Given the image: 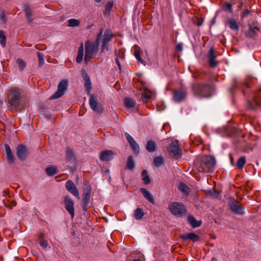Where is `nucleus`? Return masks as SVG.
Segmentation results:
<instances>
[{"instance_id": "58", "label": "nucleus", "mask_w": 261, "mask_h": 261, "mask_svg": "<svg viewBox=\"0 0 261 261\" xmlns=\"http://www.w3.org/2000/svg\"><path fill=\"white\" fill-rule=\"evenodd\" d=\"M39 237L40 239H41L44 238V233H43V232L40 233L39 236Z\"/></svg>"}, {"instance_id": "15", "label": "nucleus", "mask_w": 261, "mask_h": 261, "mask_svg": "<svg viewBox=\"0 0 261 261\" xmlns=\"http://www.w3.org/2000/svg\"><path fill=\"white\" fill-rule=\"evenodd\" d=\"M81 74L83 77V79L85 82L84 86L86 88V91L88 94H91V91L92 89L91 87V82L90 80V76L86 73L85 70L83 69L81 71Z\"/></svg>"}, {"instance_id": "35", "label": "nucleus", "mask_w": 261, "mask_h": 261, "mask_svg": "<svg viewBox=\"0 0 261 261\" xmlns=\"http://www.w3.org/2000/svg\"><path fill=\"white\" fill-rule=\"evenodd\" d=\"M153 164L155 166L159 167L164 165V159L162 156H158L153 160Z\"/></svg>"}, {"instance_id": "22", "label": "nucleus", "mask_w": 261, "mask_h": 261, "mask_svg": "<svg viewBox=\"0 0 261 261\" xmlns=\"http://www.w3.org/2000/svg\"><path fill=\"white\" fill-rule=\"evenodd\" d=\"M140 191L143 194L144 197L150 203H154V199L152 195L146 189L144 188H141Z\"/></svg>"}, {"instance_id": "27", "label": "nucleus", "mask_w": 261, "mask_h": 261, "mask_svg": "<svg viewBox=\"0 0 261 261\" xmlns=\"http://www.w3.org/2000/svg\"><path fill=\"white\" fill-rule=\"evenodd\" d=\"M178 190L185 196H188L190 193V188L185 184L181 182L178 186Z\"/></svg>"}, {"instance_id": "13", "label": "nucleus", "mask_w": 261, "mask_h": 261, "mask_svg": "<svg viewBox=\"0 0 261 261\" xmlns=\"http://www.w3.org/2000/svg\"><path fill=\"white\" fill-rule=\"evenodd\" d=\"M249 30L245 33V36L251 38L256 35L259 31V24L257 22H252L249 24Z\"/></svg>"}, {"instance_id": "24", "label": "nucleus", "mask_w": 261, "mask_h": 261, "mask_svg": "<svg viewBox=\"0 0 261 261\" xmlns=\"http://www.w3.org/2000/svg\"><path fill=\"white\" fill-rule=\"evenodd\" d=\"M227 21L230 29L236 31H239V25L234 19L228 18Z\"/></svg>"}, {"instance_id": "8", "label": "nucleus", "mask_w": 261, "mask_h": 261, "mask_svg": "<svg viewBox=\"0 0 261 261\" xmlns=\"http://www.w3.org/2000/svg\"><path fill=\"white\" fill-rule=\"evenodd\" d=\"M91 188L88 184H84L83 194V209L85 211L88 210V206L91 197Z\"/></svg>"}, {"instance_id": "21", "label": "nucleus", "mask_w": 261, "mask_h": 261, "mask_svg": "<svg viewBox=\"0 0 261 261\" xmlns=\"http://www.w3.org/2000/svg\"><path fill=\"white\" fill-rule=\"evenodd\" d=\"M5 149L6 152V159L9 164H12L14 162V155L11 150L10 146L8 144L5 145Z\"/></svg>"}, {"instance_id": "19", "label": "nucleus", "mask_w": 261, "mask_h": 261, "mask_svg": "<svg viewBox=\"0 0 261 261\" xmlns=\"http://www.w3.org/2000/svg\"><path fill=\"white\" fill-rule=\"evenodd\" d=\"M23 10L24 12L25 17L27 21L29 23L32 22L33 20V19L32 17L33 13L30 9V6L27 4H24L23 7Z\"/></svg>"}, {"instance_id": "49", "label": "nucleus", "mask_w": 261, "mask_h": 261, "mask_svg": "<svg viewBox=\"0 0 261 261\" xmlns=\"http://www.w3.org/2000/svg\"><path fill=\"white\" fill-rule=\"evenodd\" d=\"M125 135L129 144L135 141L133 138L128 133H125Z\"/></svg>"}, {"instance_id": "61", "label": "nucleus", "mask_w": 261, "mask_h": 261, "mask_svg": "<svg viewBox=\"0 0 261 261\" xmlns=\"http://www.w3.org/2000/svg\"><path fill=\"white\" fill-rule=\"evenodd\" d=\"M96 2L97 3H99L102 0H95Z\"/></svg>"}, {"instance_id": "14", "label": "nucleus", "mask_w": 261, "mask_h": 261, "mask_svg": "<svg viewBox=\"0 0 261 261\" xmlns=\"http://www.w3.org/2000/svg\"><path fill=\"white\" fill-rule=\"evenodd\" d=\"M65 207L66 210L70 214L71 218L74 217V202L71 198L68 196L64 198Z\"/></svg>"}, {"instance_id": "62", "label": "nucleus", "mask_w": 261, "mask_h": 261, "mask_svg": "<svg viewBox=\"0 0 261 261\" xmlns=\"http://www.w3.org/2000/svg\"><path fill=\"white\" fill-rule=\"evenodd\" d=\"M133 261H141V260L140 259H135Z\"/></svg>"}, {"instance_id": "12", "label": "nucleus", "mask_w": 261, "mask_h": 261, "mask_svg": "<svg viewBox=\"0 0 261 261\" xmlns=\"http://www.w3.org/2000/svg\"><path fill=\"white\" fill-rule=\"evenodd\" d=\"M169 151L172 155L176 158H180L181 157V151L179 149L177 141H175L170 144L169 147Z\"/></svg>"}, {"instance_id": "4", "label": "nucleus", "mask_w": 261, "mask_h": 261, "mask_svg": "<svg viewBox=\"0 0 261 261\" xmlns=\"http://www.w3.org/2000/svg\"><path fill=\"white\" fill-rule=\"evenodd\" d=\"M169 208L171 213L177 217H180L186 213V207L181 202H172L169 205Z\"/></svg>"}, {"instance_id": "50", "label": "nucleus", "mask_w": 261, "mask_h": 261, "mask_svg": "<svg viewBox=\"0 0 261 261\" xmlns=\"http://www.w3.org/2000/svg\"><path fill=\"white\" fill-rule=\"evenodd\" d=\"M115 55L116 56V58H115V62L118 66V67L119 68V69L120 70H121V64H120V63L119 61V59H118V56H117V51L115 50Z\"/></svg>"}, {"instance_id": "39", "label": "nucleus", "mask_w": 261, "mask_h": 261, "mask_svg": "<svg viewBox=\"0 0 261 261\" xmlns=\"http://www.w3.org/2000/svg\"><path fill=\"white\" fill-rule=\"evenodd\" d=\"M74 158V154L72 149L68 147L66 149V159L68 161H71Z\"/></svg>"}, {"instance_id": "16", "label": "nucleus", "mask_w": 261, "mask_h": 261, "mask_svg": "<svg viewBox=\"0 0 261 261\" xmlns=\"http://www.w3.org/2000/svg\"><path fill=\"white\" fill-rule=\"evenodd\" d=\"M66 188L67 191L76 197L77 199H80L79 190L73 181L68 180L66 183Z\"/></svg>"}, {"instance_id": "48", "label": "nucleus", "mask_w": 261, "mask_h": 261, "mask_svg": "<svg viewBox=\"0 0 261 261\" xmlns=\"http://www.w3.org/2000/svg\"><path fill=\"white\" fill-rule=\"evenodd\" d=\"M109 50V47L108 43H105L104 42H102L101 52L107 51Z\"/></svg>"}, {"instance_id": "41", "label": "nucleus", "mask_w": 261, "mask_h": 261, "mask_svg": "<svg viewBox=\"0 0 261 261\" xmlns=\"http://www.w3.org/2000/svg\"><path fill=\"white\" fill-rule=\"evenodd\" d=\"M68 25L70 27H77L80 25V22L76 19H70L68 20Z\"/></svg>"}, {"instance_id": "23", "label": "nucleus", "mask_w": 261, "mask_h": 261, "mask_svg": "<svg viewBox=\"0 0 261 261\" xmlns=\"http://www.w3.org/2000/svg\"><path fill=\"white\" fill-rule=\"evenodd\" d=\"M188 220L193 228L198 227L201 224V221H197L193 216H189L188 218Z\"/></svg>"}, {"instance_id": "25", "label": "nucleus", "mask_w": 261, "mask_h": 261, "mask_svg": "<svg viewBox=\"0 0 261 261\" xmlns=\"http://www.w3.org/2000/svg\"><path fill=\"white\" fill-rule=\"evenodd\" d=\"M157 148L156 144L155 142L150 140L147 142L146 146V149L150 152H154L156 150Z\"/></svg>"}, {"instance_id": "53", "label": "nucleus", "mask_w": 261, "mask_h": 261, "mask_svg": "<svg viewBox=\"0 0 261 261\" xmlns=\"http://www.w3.org/2000/svg\"><path fill=\"white\" fill-rule=\"evenodd\" d=\"M249 13H250V11L249 10H248V9L245 10L243 12V13L241 15L242 18H244L248 16V15L249 14Z\"/></svg>"}, {"instance_id": "43", "label": "nucleus", "mask_w": 261, "mask_h": 261, "mask_svg": "<svg viewBox=\"0 0 261 261\" xmlns=\"http://www.w3.org/2000/svg\"><path fill=\"white\" fill-rule=\"evenodd\" d=\"M135 153H139L140 147L136 141L129 144Z\"/></svg>"}, {"instance_id": "51", "label": "nucleus", "mask_w": 261, "mask_h": 261, "mask_svg": "<svg viewBox=\"0 0 261 261\" xmlns=\"http://www.w3.org/2000/svg\"><path fill=\"white\" fill-rule=\"evenodd\" d=\"M40 245L44 248H46L48 246V242L46 240H42L40 242Z\"/></svg>"}, {"instance_id": "28", "label": "nucleus", "mask_w": 261, "mask_h": 261, "mask_svg": "<svg viewBox=\"0 0 261 261\" xmlns=\"http://www.w3.org/2000/svg\"><path fill=\"white\" fill-rule=\"evenodd\" d=\"M113 36V35L112 34L110 31L106 30L105 32L102 42H104L105 43H108L112 39Z\"/></svg>"}, {"instance_id": "11", "label": "nucleus", "mask_w": 261, "mask_h": 261, "mask_svg": "<svg viewBox=\"0 0 261 261\" xmlns=\"http://www.w3.org/2000/svg\"><path fill=\"white\" fill-rule=\"evenodd\" d=\"M16 154L20 161L24 162L29 155V152L25 145L19 144L16 147Z\"/></svg>"}, {"instance_id": "56", "label": "nucleus", "mask_w": 261, "mask_h": 261, "mask_svg": "<svg viewBox=\"0 0 261 261\" xmlns=\"http://www.w3.org/2000/svg\"><path fill=\"white\" fill-rule=\"evenodd\" d=\"M0 43L3 47H4L6 45V38L4 39H1V40H0Z\"/></svg>"}, {"instance_id": "64", "label": "nucleus", "mask_w": 261, "mask_h": 261, "mask_svg": "<svg viewBox=\"0 0 261 261\" xmlns=\"http://www.w3.org/2000/svg\"><path fill=\"white\" fill-rule=\"evenodd\" d=\"M234 82L235 83L237 82V81H236V79H234Z\"/></svg>"}, {"instance_id": "29", "label": "nucleus", "mask_w": 261, "mask_h": 261, "mask_svg": "<svg viewBox=\"0 0 261 261\" xmlns=\"http://www.w3.org/2000/svg\"><path fill=\"white\" fill-rule=\"evenodd\" d=\"M45 171L47 174L49 176L54 175L58 173V169L57 167L53 166L47 167Z\"/></svg>"}, {"instance_id": "34", "label": "nucleus", "mask_w": 261, "mask_h": 261, "mask_svg": "<svg viewBox=\"0 0 261 261\" xmlns=\"http://www.w3.org/2000/svg\"><path fill=\"white\" fill-rule=\"evenodd\" d=\"M141 175L142 177V180L144 184L146 185L149 184L150 182V180L149 176L148 175L147 171L145 170H143L141 173Z\"/></svg>"}, {"instance_id": "47", "label": "nucleus", "mask_w": 261, "mask_h": 261, "mask_svg": "<svg viewBox=\"0 0 261 261\" xmlns=\"http://www.w3.org/2000/svg\"><path fill=\"white\" fill-rule=\"evenodd\" d=\"M206 195L212 196L214 198H217L218 194L216 191H208L206 192Z\"/></svg>"}, {"instance_id": "32", "label": "nucleus", "mask_w": 261, "mask_h": 261, "mask_svg": "<svg viewBox=\"0 0 261 261\" xmlns=\"http://www.w3.org/2000/svg\"><path fill=\"white\" fill-rule=\"evenodd\" d=\"M138 48H139V46L138 45H135L134 46V49H135L134 55H135L136 59L139 62H140V63L143 64L144 65H146L145 62L141 58L140 54L138 50Z\"/></svg>"}, {"instance_id": "60", "label": "nucleus", "mask_w": 261, "mask_h": 261, "mask_svg": "<svg viewBox=\"0 0 261 261\" xmlns=\"http://www.w3.org/2000/svg\"><path fill=\"white\" fill-rule=\"evenodd\" d=\"M211 261H217V260L215 258H212Z\"/></svg>"}, {"instance_id": "38", "label": "nucleus", "mask_w": 261, "mask_h": 261, "mask_svg": "<svg viewBox=\"0 0 261 261\" xmlns=\"http://www.w3.org/2000/svg\"><path fill=\"white\" fill-rule=\"evenodd\" d=\"M134 166L135 164L133 158L132 156H129L126 163V167L129 170H132L134 169Z\"/></svg>"}, {"instance_id": "10", "label": "nucleus", "mask_w": 261, "mask_h": 261, "mask_svg": "<svg viewBox=\"0 0 261 261\" xmlns=\"http://www.w3.org/2000/svg\"><path fill=\"white\" fill-rule=\"evenodd\" d=\"M88 95L90 96L89 103L91 109L96 113H102L104 109L101 106L98 105V99L97 97L92 94Z\"/></svg>"}, {"instance_id": "55", "label": "nucleus", "mask_w": 261, "mask_h": 261, "mask_svg": "<svg viewBox=\"0 0 261 261\" xmlns=\"http://www.w3.org/2000/svg\"><path fill=\"white\" fill-rule=\"evenodd\" d=\"M229 159H230V164L231 165H234V160H233V157H232V155L231 153H230L229 154Z\"/></svg>"}, {"instance_id": "57", "label": "nucleus", "mask_w": 261, "mask_h": 261, "mask_svg": "<svg viewBox=\"0 0 261 261\" xmlns=\"http://www.w3.org/2000/svg\"><path fill=\"white\" fill-rule=\"evenodd\" d=\"M6 36L4 34V33L3 31H0V39L5 38Z\"/></svg>"}, {"instance_id": "33", "label": "nucleus", "mask_w": 261, "mask_h": 261, "mask_svg": "<svg viewBox=\"0 0 261 261\" xmlns=\"http://www.w3.org/2000/svg\"><path fill=\"white\" fill-rule=\"evenodd\" d=\"M124 105L127 108H132L135 107V101L130 98H125L124 99Z\"/></svg>"}, {"instance_id": "36", "label": "nucleus", "mask_w": 261, "mask_h": 261, "mask_svg": "<svg viewBox=\"0 0 261 261\" xmlns=\"http://www.w3.org/2000/svg\"><path fill=\"white\" fill-rule=\"evenodd\" d=\"M246 163V157L245 156H242L239 158L237 163V166L242 169L243 168L244 165Z\"/></svg>"}, {"instance_id": "30", "label": "nucleus", "mask_w": 261, "mask_h": 261, "mask_svg": "<svg viewBox=\"0 0 261 261\" xmlns=\"http://www.w3.org/2000/svg\"><path fill=\"white\" fill-rule=\"evenodd\" d=\"M144 216V213L141 208H138L134 211V217L136 220H140Z\"/></svg>"}, {"instance_id": "52", "label": "nucleus", "mask_w": 261, "mask_h": 261, "mask_svg": "<svg viewBox=\"0 0 261 261\" xmlns=\"http://www.w3.org/2000/svg\"><path fill=\"white\" fill-rule=\"evenodd\" d=\"M0 19L3 21L4 23H6L7 21L5 13L4 11L1 12L0 14Z\"/></svg>"}, {"instance_id": "7", "label": "nucleus", "mask_w": 261, "mask_h": 261, "mask_svg": "<svg viewBox=\"0 0 261 261\" xmlns=\"http://www.w3.org/2000/svg\"><path fill=\"white\" fill-rule=\"evenodd\" d=\"M188 92L185 88H179L173 92L172 100L175 103H180L186 100Z\"/></svg>"}, {"instance_id": "20", "label": "nucleus", "mask_w": 261, "mask_h": 261, "mask_svg": "<svg viewBox=\"0 0 261 261\" xmlns=\"http://www.w3.org/2000/svg\"><path fill=\"white\" fill-rule=\"evenodd\" d=\"M182 240H190L193 242H197L199 240V236L194 232L183 234L181 236Z\"/></svg>"}, {"instance_id": "59", "label": "nucleus", "mask_w": 261, "mask_h": 261, "mask_svg": "<svg viewBox=\"0 0 261 261\" xmlns=\"http://www.w3.org/2000/svg\"><path fill=\"white\" fill-rule=\"evenodd\" d=\"M202 21H201V20H198V21L197 22V24L198 25V26H200L202 25Z\"/></svg>"}, {"instance_id": "1", "label": "nucleus", "mask_w": 261, "mask_h": 261, "mask_svg": "<svg viewBox=\"0 0 261 261\" xmlns=\"http://www.w3.org/2000/svg\"><path fill=\"white\" fill-rule=\"evenodd\" d=\"M194 94L201 98H208L213 95V87L208 84H196L193 85Z\"/></svg>"}, {"instance_id": "37", "label": "nucleus", "mask_w": 261, "mask_h": 261, "mask_svg": "<svg viewBox=\"0 0 261 261\" xmlns=\"http://www.w3.org/2000/svg\"><path fill=\"white\" fill-rule=\"evenodd\" d=\"M259 105V100L256 97H254V100L253 101H249L248 102V107L250 109H255L256 107Z\"/></svg>"}, {"instance_id": "17", "label": "nucleus", "mask_w": 261, "mask_h": 261, "mask_svg": "<svg viewBox=\"0 0 261 261\" xmlns=\"http://www.w3.org/2000/svg\"><path fill=\"white\" fill-rule=\"evenodd\" d=\"M208 62L211 67H215L218 64V62L215 61L216 56L215 55L214 48L212 47L208 54Z\"/></svg>"}, {"instance_id": "63", "label": "nucleus", "mask_w": 261, "mask_h": 261, "mask_svg": "<svg viewBox=\"0 0 261 261\" xmlns=\"http://www.w3.org/2000/svg\"><path fill=\"white\" fill-rule=\"evenodd\" d=\"M234 87H231L230 88V90H231Z\"/></svg>"}, {"instance_id": "9", "label": "nucleus", "mask_w": 261, "mask_h": 261, "mask_svg": "<svg viewBox=\"0 0 261 261\" xmlns=\"http://www.w3.org/2000/svg\"><path fill=\"white\" fill-rule=\"evenodd\" d=\"M68 83L67 80H63L59 84L58 87V90L54 94L51 96L50 99H57L61 97L64 94L65 91L66 90L68 87Z\"/></svg>"}, {"instance_id": "44", "label": "nucleus", "mask_w": 261, "mask_h": 261, "mask_svg": "<svg viewBox=\"0 0 261 261\" xmlns=\"http://www.w3.org/2000/svg\"><path fill=\"white\" fill-rule=\"evenodd\" d=\"M16 63L18 64L19 68L20 70H22L25 67L26 64L22 59H17Z\"/></svg>"}, {"instance_id": "42", "label": "nucleus", "mask_w": 261, "mask_h": 261, "mask_svg": "<svg viewBox=\"0 0 261 261\" xmlns=\"http://www.w3.org/2000/svg\"><path fill=\"white\" fill-rule=\"evenodd\" d=\"M37 55L39 59V65L41 67L44 64V55L40 52H37Z\"/></svg>"}, {"instance_id": "31", "label": "nucleus", "mask_w": 261, "mask_h": 261, "mask_svg": "<svg viewBox=\"0 0 261 261\" xmlns=\"http://www.w3.org/2000/svg\"><path fill=\"white\" fill-rule=\"evenodd\" d=\"M151 92L148 89H145L142 93V98L144 102H147L151 98Z\"/></svg>"}, {"instance_id": "18", "label": "nucleus", "mask_w": 261, "mask_h": 261, "mask_svg": "<svg viewBox=\"0 0 261 261\" xmlns=\"http://www.w3.org/2000/svg\"><path fill=\"white\" fill-rule=\"evenodd\" d=\"M113 154L111 150L102 151L100 153V159L102 161H109L113 158Z\"/></svg>"}, {"instance_id": "2", "label": "nucleus", "mask_w": 261, "mask_h": 261, "mask_svg": "<svg viewBox=\"0 0 261 261\" xmlns=\"http://www.w3.org/2000/svg\"><path fill=\"white\" fill-rule=\"evenodd\" d=\"M9 103L12 107L17 108L20 106V93L18 89L11 90L8 94Z\"/></svg>"}, {"instance_id": "26", "label": "nucleus", "mask_w": 261, "mask_h": 261, "mask_svg": "<svg viewBox=\"0 0 261 261\" xmlns=\"http://www.w3.org/2000/svg\"><path fill=\"white\" fill-rule=\"evenodd\" d=\"M84 50L83 43H81L79 48L77 56L76 58V61L78 63H81L83 60Z\"/></svg>"}, {"instance_id": "3", "label": "nucleus", "mask_w": 261, "mask_h": 261, "mask_svg": "<svg viewBox=\"0 0 261 261\" xmlns=\"http://www.w3.org/2000/svg\"><path fill=\"white\" fill-rule=\"evenodd\" d=\"M216 164V160L214 156H206L203 157L200 163L201 171L210 172Z\"/></svg>"}, {"instance_id": "46", "label": "nucleus", "mask_w": 261, "mask_h": 261, "mask_svg": "<svg viewBox=\"0 0 261 261\" xmlns=\"http://www.w3.org/2000/svg\"><path fill=\"white\" fill-rule=\"evenodd\" d=\"M102 34V31H101L99 33V34L98 35L97 38L96 39L95 43L94 44L96 46L97 48L100 44V40L101 39Z\"/></svg>"}, {"instance_id": "54", "label": "nucleus", "mask_w": 261, "mask_h": 261, "mask_svg": "<svg viewBox=\"0 0 261 261\" xmlns=\"http://www.w3.org/2000/svg\"><path fill=\"white\" fill-rule=\"evenodd\" d=\"M176 50L177 51H182L183 49V44L181 43H178L176 46Z\"/></svg>"}, {"instance_id": "5", "label": "nucleus", "mask_w": 261, "mask_h": 261, "mask_svg": "<svg viewBox=\"0 0 261 261\" xmlns=\"http://www.w3.org/2000/svg\"><path fill=\"white\" fill-rule=\"evenodd\" d=\"M97 48L94 43L87 41L85 43V61L86 63L90 59L94 57L97 53Z\"/></svg>"}, {"instance_id": "6", "label": "nucleus", "mask_w": 261, "mask_h": 261, "mask_svg": "<svg viewBox=\"0 0 261 261\" xmlns=\"http://www.w3.org/2000/svg\"><path fill=\"white\" fill-rule=\"evenodd\" d=\"M228 200V204L229 208L233 213L239 215L244 214V210L238 201L236 200L232 197H229Z\"/></svg>"}, {"instance_id": "45", "label": "nucleus", "mask_w": 261, "mask_h": 261, "mask_svg": "<svg viewBox=\"0 0 261 261\" xmlns=\"http://www.w3.org/2000/svg\"><path fill=\"white\" fill-rule=\"evenodd\" d=\"M223 9L224 11L232 13V5L230 3H226L223 5Z\"/></svg>"}, {"instance_id": "40", "label": "nucleus", "mask_w": 261, "mask_h": 261, "mask_svg": "<svg viewBox=\"0 0 261 261\" xmlns=\"http://www.w3.org/2000/svg\"><path fill=\"white\" fill-rule=\"evenodd\" d=\"M113 5H114L113 2H110L107 4L106 8H105V11L103 12L104 15L108 16L110 15L111 8Z\"/></svg>"}]
</instances>
